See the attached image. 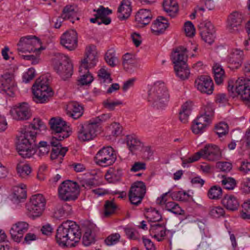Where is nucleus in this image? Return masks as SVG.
Wrapping results in <instances>:
<instances>
[{
  "instance_id": "obj_1",
  "label": "nucleus",
  "mask_w": 250,
  "mask_h": 250,
  "mask_svg": "<svg viewBox=\"0 0 250 250\" xmlns=\"http://www.w3.org/2000/svg\"><path fill=\"white\" fill-rule=\"evenodd\" d=\"M45 125L39 118H35L32 123L21 128V134L17 143V149L23 158H30L35 153L36 135L35 130L45 129Z\"/></svg>"
},
{
  "instance_id": "obj_2",
  "label": "nucleus",
  "mask_w": 250,
  "mask_h": 250,
  "mask_svg": "<svg viewBox=\"0 0 250 250\" xmlns=\"http://www.w3.org/2000/svg\"><path fill=\"white\" fill-rule=\"evenodd\" d=\"M49 124L53 134L50 141L52 147L50 158L54 160L61 156V159H62L65 156L68 149L67 147H62L60 141L70 136L71 129L66 122L60 118H52L49 120Z\"/></svg>"
},
{
  "instance_id": "obj_3",
  "label": "nucleus",
  "mask_w": 250,
  "mask_h": 250,
  "mask_svg": "<svg viewBox=\"0 0 250 250\" xmlns=\"http://www.w3.org/2000/svg\"><path fill=\"white\" fill-rule=\"evenodd\" d=\"M82 236L80 227L75 222L67 220L58 228L56 239L60 246H66L71 242H78Z\"/></svg>"
},
{
  "instance_id": "obj_4",
  "label": "nucleus",
  "mask_w": 250,
  "mask_h": 250,
  "mask_svg": "<svg viewBox=\"0 0 250 250\" xmlns=\"http://www.w3.org/2000/svg\"><path fill=\"white\" fill-rule=\"evenodd\" d=\"M243 71L247 78H238L235 85L233 80L228 82V89L229 91L234 90L240 96L242 100L250 108V61L244 63Z\"/></svg>"
},
{
  "instance_id": "obj_5",
  "label": "nucleus",
  "mask_w": 250,
  "mask_h": 250,
  "mask_svg": "<svg viewBox=\"0 0 250 250\" xmlns=\"http://www.w3.org/2000/svg\"><path fill=\"white\" fill-rule=\"evenodd\" d=\"M187 48L180 46L175 49L171 56L172 61L174 64L176 74L181 80L188 79L190 74L189 69L187 64Z\"/></svg>"
},
{
  "instance_id": "obj_6",
  "label": "nucleus",
  "mask_w": 250,
  "mask_h": 250,
  "mask_svg": "<svg viewBox=\"0 0 250 250\" xmlns=\"http://www.w3.org/2000/svg\"><path fill=\"white\" fill-rule=\"evenodd\" d=\"M33 99L37 103L43 104L49 101L54 92L49 86L48 79L46 76L37 79L32 87Z\"/></svg>"
},
{
  "instance_id": "obj_7",
  "label": "nucleus",
  "mask_w": 250,
  "mask_h": 250,
  "mask_svg": "<svg viewBox=\"0 0 250 250\" xmlns=\"http://www.w3.org/2000/svg\"><path fill=\"white\" fill-rule=\"evenodd\" d=\"M169 98L168 90L162 82H156L148 91V101L152 102L153 105L157 108L166 106Z\"/></svg>"
},
{
  "instance_id": "obj_8",
  "label": "nucleus",
  "mask_w": 250,
  "mask_h": 250,
  "mask_svg": "<svg viewBox=\"0 0 250 250\" xmlns=\"http://www.w3.org/2000/svg\"><path fill=\"white\" fill-rule=\"evenodd\" d=\"M54 69L63 80L70 78L73 73V65L71 60L62 54L59 55L58 59H54Z\"/></svg>"
},
{
  "instance_id": "obj_9",
  "label": "nucleus",
  "mask_w": 250,
  "mask_h": 250,
  "mask_svg": "<svg viewBox=\"0 0 250 250\" xmlns=\"http://www.w3.org/2000/svg\"><path fill=\"white\" fill-rule=\"evenodd\" d=\"M58 191L61 199L65 201H74L79 194V186L76 182L66 180L61 184Z\"/></svg>"
},
{
  "instance_id": "obj_10",
  "label": "nucleus",
  "mask_w": 250,
  "mask_h": 250,
  "mask_svg": "<svg viewBox=\"0 0 250 250\" xmlns=\"http://www.w3.org/2000/svg\"><path fill=\"white\" fill-rule=\"evenodd\" d=\"M99 127V125L96 124V120L94 121L92 119L83 124H81L78 128L79 139L82 141L93 139L97 136Z\"/></svg>"
},
{
  "instance_id": "obj_11",
  "label": "nucleus",
  "mask_w": 250,
  "mask_h": 250,
  "mask_svg": "<svg viewBox=\"0 0 250 250\" xmlns=\"http://www.w3.org/2000/svg\"><path fill=\"white\" fill-rule=\"evenodd\" d=\"M94 160L97 164L106 167L112 165L115 162L116 155L112 147H103L97 153Z\"/></svg>"
},
{
  "instance_id": "obj_12",
  "label": "nucleus",
  "mask_w": 250,
  "mask_h": 250,
  "mask_svg": "<svg viewBox=\"0 0 250 250\" xmlns=\"http://www.w3.org/2000/svg\"><path fill=\"white\" fill-rule=\"evenodd\" d=\"M45 204V199L43 195L41 194H37L31 196L26 207L32 215L39 217L44 210Z\"/></svg>"
},
{
  "instance_id": "obj_13",
  "label": "nucleus",
  "mask_w": 250,
  "mask_h": 250,
  "mask_svg": "<svg viewBox=\"0 0 250 250\" xmlns=\"http://www.w3.org/2000/svg\"><path fill=\"white\" fill-rule=\"evenodd\" d=\"M146 192L145 184L142 181L134 183L129 191L128 197L131 203L135 206L139 205Z\"/></svg>"
},
{
  "instance_id": "obj_14",
  "label": "nucleus",
  "mask_w": 250,
  "mask_h": 250,
  "mask_svg": "<svg viewBox=\"0 0 250 250\" xmlns=\"http://www.w3.org/2000/svg\"><path fill=\"white\" fill-rule=\"evenodd\" d=\"M40 44L39 39L35 36H26L21 38L18 43L17 50L19 52L25 53L26 52H39L40 48L37 46Z\"/></svg>"
},
{
  "instance_id": "obj_15",
  "label": "nucleus",
  "mask_w": 250,
  "mask_h": 250,
  "mask_svg": "<svg viewBox=\"0 0 250 250\" xmlns=\"http://www.w3.org/2000/svg\"><path fill=\"white\" fill-rule=\"evenodd\" d=\"M97 61V52L95 46L89 45L86 48L85 55L83 59L81 61L79 71L86 70L94 67Z\"/></svg>"
},
{
  "instance_id": "obj_16",
  "label": "nucleus",
  "mask_w": 250,
  "mask_h": 250,
  "mask_svg": "<svg viewBox=\"0 0 250 250\" xmlns=\"http://www.w3.org/2000/svg\"><path fill=\"white\" fill-rule=\"evenodd\" d=\"M244 58L243 50L237 48L232 49L227 57L228 67L231 70L239 68L243 63Z\"/></svg>"
},
{
  "instance_id": "obj_17",
  "label": "nucleus",
  "mask_w": 250,
  "mask_h": 250,
  "mask_svg": "<svg viewBox=\"0 0 250 250\" xmlns=\"http://www.w3.org/2000/svg\"><path fill=\"white\" fill-rule=\"evenodd\" d=\"M10 113L13 119L19 121L27 120L31 116L30 107L26 103L19 104L10 110Z\"/></svg>"
},
{
  "instance_id": "obj_18",
  "label": "nucleus",
  "mask_w": 250,
  "mask_h": 250,
  "mask_svg": "<svg viewBox=\"0 0 250 250\" xmlns=\"http://www.w3.org/2000/svg\"><path fill=\"white\" fill-rule=\"evenodd\" d=\"M61 44L69 50L75 49L78 45L77 33L74 30L64 32L61 37Z\"/></svg>"
},
{
  "instance_id": "obj_19",
  "label": "nucleus",
  "mask_w": 250,
  "mask_h": 250,
  "mask_svg": "<svg viewBox=\"0 0 250 250\" xmlns=\"http://www.w3.org/2000/svg\"><path fill=\"white\" fill-rule=\"evenodd\" d=\"M214 117V110L211 104H207L203 107L199 116L194 120L203 124L204 126H208L212 122Z\"/></svg>"
},
{
  "instance_id": "obj_20",
  "label": "nucleus",
  "mask_w": 250,
  "mask_h": 250,
  "mask_svg": "<svg viewBox=\"0 0 250 250\" xmlns=\"http://www.w3.org/2000/svg\"><path fill=\"white\" fill-rule=\"evenodd\" d=\"M199 152L201 157L210 161L219 160L222 157V153L220 148L215 145H206Z\"/></svg>"
},
{
  "instance_id": "obj_21",
  "label": "nucleus",
  "mask_w": 250,
  "mask_h": 250,
  "mask_svg": "<svg viewBox=\"0 0 250 250\" xmlns=\"http://www.w3.org/2000/svg\"><path fill=\"white\" fill-rule=\"evenodd\" d=\"M243 19L242 15L238 12L235 11L230 14L228 17L226 26L228 32L231 33L238 32Z\"/></svg>"
},
{
  "instance_id": "obj_22",
  "label": "nucleus",
  "mask_w": 250,
  "mask_h": 250,
  "mask_svg": "<svg viewBox=\"0 0 250 250\" xmlns=\"http://www.w3.org/2000/svg\"><path fill=\"white\" fill-rule=\"evenodd\" d=\"M195 86L202 93L211 94L213 91V83L208 76H201L195 82Z\"/></svg>"
},
{
  "instance_id": "obj_23",
  "label": "nucleus",
  "mask_w": 250,
  "mask_h": 250,
  "mask_svg": "<svg viewBox=\"0 0 250 250\" xmlns=\"http://www.w3.org/2000/svg\"><path fill=\"white\" fill-rule=\"evenodd\" d=\"M28 224L24 221L18 222L13 225L10 230L11 237L15 241L19 242L23 237V234L27 231Z\"/></svg>"
},
{
  "instance_id": "obj_24",
  "label": "nucleus",
  "mask_w": 250,
  "mask_h": 250,
  "mask_svg": "<svg viewBox=\"0 0 250 250\" xmlns=\"http://www.w3.org/2000/svg\"><path fill=\"white\" fill-rule=\"evenodd\" d=\"M153 18L151 12L147 9L139 10L135 15V21L140 27H144L148 24Z\"/></svg>"
},
{
  "instance_id": "obj_25",
  "label": "nucleus",
  "mask_w": 250,
  "mask_h": 250,
  "mask_svg": "<svg viewBox=\"0 0 250 250\" xmlns=\"http://www.w3.org/2000/svg\"><path fill=\"white\" fill-rule=\"evenodd\" d=\"M169 25L168 20L163 16H158L151 26V30L155 35L163 33Z\"/></svg>"
},
{
  "instance_id": "obj_26",
  "label": "nucleus",
  "mask_w": 250,
  "mask_h": 250,
  "mask_svg": "<svg viewBox=\"0 0 250 250\" xmlns=\"http://www.w3.org/2000/svg\"><path fill=\"white\" fill-rule=\"evenodd\" d=\"M151 236L158 241H162L166 235V228L165 223L151 224L149 229Z\"/></svg>"
},
{
  "instance_id": "obj_27",
  "label": "nucleus",
  "mask_w": 250,
  "mask_h": 250,
  "mask_svg": "<svg viewBox=\"0 0 250 250\" xmlns=\"http://www.w3.org/2000/svg\"><path fill=\"white\" fill-rule=\"evenodd\" d=\"M222 204L228 210L234 211L237 210L239 207L238 199L232 194H227L222 200Z\"/></svg>"
},
{
  "instance_id": "obj_28",
  "label": "nucleus",
  "mask_w": 250,
  "mask_h": 250,
  "mask_svg": "<svg viewBox=\"0 0 250 250\" xmlns=\"http://www.w3.org/2000/svg\"><path fill=\"white\" fill-rule=\"evenodd\" d=\"M94 12H96V15L100 22L98 25L102 23L108 25L111 23V20L108 16L112 13V10L108 8H105L103 6H100L98 9H94Z\"/></svg>"
},
{
  "instance_id": "obj_29",
  "label": "nucleus",
  "mask_w": 250,
  "mask_h": 250,
  "mask_svg": "<svg viewBox=\"0 0 250 250\" xmlns=\"http://www.w3.org/2000/svg\"><path fill=\"white\" fill-rule=\"evenodd\" d=\"M83 106L77 102H71L69 104L67 114L73 118L74 119H77L81 117L83 114Z\"/></svg>"
},
{
  "instance_id": "obj_30",
  "label": "nucleus",
  "mask_w": 250,
  "mask_h": 250,
  "mask_svg": "<svg viewBox=\"0 0 250 250\" xmlns=\"http://www.w3.org/2000/svg\"><path fill=\"white\" fill-rule=\"evenodd\" d=\"M131 11V2L128 0H123L118 9L119 19L121 20L127 19Z\"/></svg>"
},
{
  "instance_id": "obj_31",
  "label": "nucleus",
  "mask_w": 250,
  "mask_h": 250,
  "mask_svg": "<svg viewBox=\"0 0 250 250\" xmlns=\"http://www.w3.org/2000/svg\"><path fill=\"white\" fill-rule=\"evenodd\" d=\"M192 103L191 102H186L181 106L179 112V120L183 124L188 122L189 115L192 110Z\"/></svg>"
},
{
  "instance_id": "obj_32",
  "label": "nucleus",
  "mask_w": 250,
  "mask_h": 250,
  "mask_svg": "<svg viewBox=\"0 0 250 250\" xmlns=\"http://www.w3.org/2000/svg\"><path fill=\"white\" fill-rule=\"evenodd\" d=\"M164 10L171 17H174L179 10L178 5L175 0H164L163 2Z\"/></svg>"
},
{
  "instance_id": "obj_33",
  "label": "nucleus",
  "mask_w": 250,
  "mask_h": 250,
  "mask_svg": "<svg viewBox=\"0 0 250 250\" xmlns=\"http://www.w3.org/2000/svg\"><path fill=\"white\" fill-rule=\"evenodd\" d=\"M123 175L122 170L120 168H109L105 175V179L110 183H114L120 180Z\"/></svg>"
},
{
  "instance_id": "obj_34",
  "label": "nucleus",
  "mask_w": 250,
  "mask_h": 250,
  "mask_svg": "<svg viewBox=\"0 0 250 250\" xmlns=\"http://www.w3.org/2000/svg\"><path fill=\"white\" fill-rule=\"evenodd\" d=\"M61 16L64 20H68L72 23H74L75 20H79V18L76 17V13L73 6L66 5L63 9Z\"/></svg>"
},
{
  "instance_id": "obj_35",
  "label": "nucleus",
  "mask_w": 250,
  "mask_h": 250,
  "mask_svg": "<svg viewBox=\"0 0 250 250\" xmlns=\"http://www.w3.org/2000/svg\"><path fill=\"white\" fill-rule=\"evenodd\" d=\"M212 70L215 83L217 84H221L226 77L224 69L219 64L216 63L213 65Z\"/></svg>"
},
{
  "instance_id": "obj_36",
  "label": "nucleus",
  "mask_w": 250,
  "mask_h": 250,
  "mask_svg": "<svg viewBox=\"0 0 250 250\" xmlns=\"http://www.w3.org/2000/svg\"><path fill=\"white\" fill-rule=\"evenodd\" d=\"M126 144L127 145L132 152L140 149L143 147V144L139 140L135 137L128 135L126 137Z\"/></svg>"
},
{
  "instance_id": "obj_37",
  "label": "nucleus",
  "mask_w": 250,
  "mask_h": 250,
  "mask_svg": "<svg viewBox=\"0 0 250 250\" xmlns=\"http://www.w3.org/2000/svg\"><path fill=\"white\" fill-rule=\"evenodd\" d=\"M145 216L148 222L152 223L159 222L162 218L159 212L153 208L146 209Z\"/></svg>"
},
{
  "instance_id": "obj_38",
  "label": "nucleus",
  "mask_w": 250,
  "mask_h": 250,
  "mask_svg": "<svg viewBox=\"0 0 250 250\" xmlns=\"http://www.w3.org/2000/svg\"><path fill=\"white\" fill-rule=\"evenodd\" d=\"M26 186L21 185L20 186H16L13 188V196L14 200L21 202V200L26 198Z\"/></svg>"
},
{
  "instance_id": "obj_39",
  "label": "nucleus",
  "mask_w": 250,
  "mask_h": 250,
  "mask_svg": "<svg viewBox=\"0 0 250 250\" xmlns=\"http://www.w3.org/2000/svg\"><path fill=\"white\" fill-rule=\"evenodd\" d=\"M104 59L106 63L112 67H114L118 62V59L116 56V52L114 49L111 48L107 50L104 56Z\"/></svg>"
},
{
  "instance_id": "obj_40",
  "label": "nucleus",
  "mask_w": 250,
  "mask_h": 250,
  "mask_svg": "<svg viewBox=\"0 0 250 250\" xmlns=\"http://www.w3.org/2000/svg\"><path fill=\"white\" fill-rule=\"evenodd\" d=\"M17 170L19 176L22 178H26L31 172V168L27 164H18Z\"/></svg>"
},
{
  "instance_id": "obj_41",
  "label": "nucleus",
  "mask_w": 250,
  "mask_h": 250,
  "mask_svg": "<svg viewBox=\"0 0 250 250\" xmlns=\"http://www.w3.org/2000/svg\"><path fill=\"white\" fill-rule=\"evenodd\" d=\"M222 194V190L219 186H213L210 188L208 192V196L210 199L217 200L220 198Z\"/></svg>"
},
{
  "instance_id": "obj_42",
  "label": "nucleus",
  "mask_w": 250,
  "mask_h": 250,
  "mask_svg": "<svg viewBox=\"0 0 250 250\" xmlns=\"http://www.w3.org/2000/svg\"><path fill=\"white\" fill-rule=\"evenodd\" d=\"M81 78L79 80V82L82 85H87L91 83L93 80V77L89 72V69L82 70L79 71Z\"/></svg>"
},
{
  "instance_id": "obj_43",
  "label": "nucleus",
  "mask_w": 250,
  "mask_h": 250,
  "mask_svg": "<svg viewBox=\"0 0 250 250\" xmlns=\"http://www.w3.org/2000/svg\"><path fill=\"white\" fill-rule=\"evenodd\" d=\"M98 76L101 83H109L112 82L110 74L107 71L105 68H102L99 70Z\"/></svg>"
},
{
  "instance_id": "obj_44",
  "label": "nucleus",
  "mask_w": 250,
  "mask_h": 250,
  "mask_svg": "<svg viewBox=\"0 0 250 250\" xmlns=\"http://www.w3.org/2000/svg\"><path fill=\"white\" fill-rule=\"evenodd\" d=\"M37 148L39 149L38 155L40 157H42L48 154L50 150V146L47 145L46 142L41 141L39 143L38 146L36 145V151H37Z\"/></svg>"
},
{
  "instance_id": "obj_45",
  "label": "nucleus",
  "mask_w": 250,
  "mask_h": 250,
  "mask_svg": "<svg viewBox=\"0 0 250 250\" xmlns=\"http://www.w3.org/2000/svg\"><path fill=\"white\" fill-rule=\"evenodd\" d=\"M170 196L173 200L184 202L188 201L189 198V195L186 192L182 191L172 192Z\"/></svg>"
},
{
  "instance_id": "obj_46",
  "label": "nucleus",
  "mask_w": 250,
  "mask_h": 250,
  "mask_svg": "<svg viewBox=\"0 0 250 250\" xmlns=\"http://www.w3.org/2000/svg\"><path fill=\"white\" fill-rule=\"evenodd\" d=\"M166 209L175 214H181L183 211L178 204L174 202H168L166 203Z\"/></svg>"
},
{
  "instance_id": "obj_47",
  "label": "nucleus",
  "mask_w": 250,
  "mask_h": 250,
  "mask_svg": "<svg viewBox=\"0 0 250 250\" xmlns=\"http://www.w3.org/2000/svg\"><path fill=\"white\" fill-rule=\"evenodd\" d=\"M117 206L113 201H106L104 204V216L108 217L114 212Z\"/></svg>"
},
{
  "instance_id": "obj_48",
  "label": "nucleus",
  "mask_w": 250,
  "mask_h": 250,
  "mask_svg": "<svg viewBox=\"0 0 250 250\" xmlns=\"http://www.w3.org/2000/svg\"><path fill=\"white\" fill-rule=\"evenodd\" d=\"M242 208L241 217L244 219H250V199L243 203Z\"/></svg>"
},
{
  "instance_id": "obj_49",
  "label": "nucleus",
  "mask_w": 250,
  "mask_h": 250,
  "mask_svg": "<svg viewBox=\"0 0 250 250\" xmlns=\"http://www.w3.org/2000/svg\"><path fill=\"white\" fill-rule=\"evenodd\" d=\"M228 130V125L225 123H220L217 125L215 127V132L219 137L227 134Z\"/></svg>"
},
{
  "instance_id": "obj_50",
  "label": "nucleus",
  "mask_w": 250,
  "mask_h": 250,
  "mask_svg": "<svg viewBox=\"0 0 250 250\" xmlns=\"http://www.w3.org/2000/svg\"><path fill=\"white\" fill-rule=\"evenodd\" d=\"M199 28L200 32L202 31H207L208 33H215V30L213 24L210 21H205L199 25Z\"/></svg>"
},
{
  "instance_id": "obj_51",
  "label": "nucleus",
  "mask_w": 250,
  "mask_h": 250,
  "mask_svg": "<svg viewBox=\"0 0 250 250\" xmlns=\"http://www.w3.org/2000/svg\"><path fill=\"white\" fill-rule=\"evenodd\" d=\"M222 184L229 190H232L236 186V180L231 177H225L222 180Z\"/></svg>"
},
{
  "instance_id": "obj_52",
  "label": "nucleus",
  "mask_w": 250,
  "mask_h": 250,
  "mask_svg": "<svg viewBox=\"0 0 250 250\" xmlns=\"http://www.w3.org/2000/svg\"><path fill=\"white\" fill-rule=\"evenodd\" d=\"M201 157V154L199 151L195 153L193 156L187 158L184 157H181V159L182 161V166L183 167H185L188 164L196 162L198 161Z\"/></svg>"
},
{
  "instance_id": "obj_53",
  "label": "nucleus",
  "mask_w": 250,
  "mask_h": 250,
  "mask_svg": "<svg viewBox=\"0 0 250 250\" xmlns=\"http://www.w3.org/2000/svg\"><path fill=\"white\" fill-rule=\"evenodd\" d=\"M120 237V235L118 233L111 234L104 240L105 244L109 246L114 245L119 241Z\"/></svg>"
},
{
  "instance_id": "obj_54",
  "label": "nucleus",
  "mask_w": 250,
  "mask_h": 250,
  "mask_svg": "<svg viewBox=\"0 0 250 250\" xmlns=\"http://www.w3.org/2000/svg\"><path fill=\"white\" fill-rule=\"evenodd\" d=\"M207 127L204 125L200 124V123L193 121L191 125V129L193 133L195 134H201L205 131Z\"/></svg>"
},
{
  "instance_id": "obj_55",
  "label": "nucleus",
  "mask_w": 250,
  "mask_h": 250,
  "mask_svg": "<svg viewBox=\"0 0 250 250\" xmlns=\"http://www.w3.org/2000/svg\"><path fill=\"white\" fill-rule=\"evenodd\" d=\"M200 35L203 40L209 44H212L214 41L215 33H208L205 31L200 32Z\"/></svg>"
},
{
  "instance_id": "obj_56",
  "label": "nucleus",
  "mask_w": 250,
  "mask_h": 250,
  "mask_svg": "<svg viewBox=\"0 0 250 250\" xmlns=\"http://www.w3.org/2000/svg\"><path fill=\"white\" fill-rule=\"evenodd\" d=\"M109 129L111 131V135L114 137L119 136L122 131L121 126L117 123L112 124L109 127Z\"/></svg>"
},
{
  "instance_id": "obj_57",
  "label": "nucleus",
  "mask_w": 250,
  "mask_h": 250,
  "mask_svg": "<svg viewBox=\"0 0 250 250\" xmlns=\"http://www.w3.org/2000/svg\"><path fill=\"white\" fill-rule=\"evenodd\" d=\"M122 104V102L119 101L111 102L109 99H107L103 102L104 107L110 111L113 110L115 106L120 105Z\"/></svg>"
},
{
  "instance_id": "obj_58",
  "label": "nucleus",
  "mask_w": 250,
  "mask_h": 250,
  "mask_svg": "<svg viewBox=\"0 0 250 250\" xmlns=\"http://www.w3.org/2000/svg\"><path fill=\"white\" fill-rule=\"evenodd\" d=\"M210 214L213 217L219 218L224 215L225 210L221 207H215L210 210Z\"/></svg>"
},
{
  "instance_id": "obj_59",
  "label": "nucleus",
  "mask_w": 250,
  "mask_h": 250,
  "mask_svg": "<svg viewBox=\"0 0 250 250\" xmlns=\"http://www.w3.org/2000/svg\"><path fill=\"white\" fill-rule=\"evenodd\" d=\"M184 29L187 36L191 37L194 35L195 28L192 23L190 21L185 22Z\"/></svg>"
},
{
  "instance_id": "obj_60",
  "label": "nucleus",
  "mask_w": 250,
  "mask_h": 250,
  "mask_svg": "<svg viewBox=\"0 0 250 250\" xmlns=\"http://www.w3.org/2000/svg\"><path fill=\"white\" fill-rule=\"evenodd\" d=\"M93 236L91 235V231L87 230L85 232L83 237V243L85 246H88L93 242Z\"/></svg>"
},
{
  "instance_id": "obj_61",
  "label": "nucleus",
  "mask_w": 250,
  "mask_h": 250,
  "mask_svg": "<svg viewBox=\"0 0 250 250\" xmlns=\"http://www.w3.org/2000/svg\"><path fill=\"white\" fill-rule=\"evenodd\" d=\"M124 69L127 72L132 73L134 71V68L136 65V61L132 60L131 61L123 62H122Z\"/></svg>"
},
{
  "instance_id": "obj_62",
  "label": "nucleus",
  "mask_w": 250,
  "mask_h": 250,
  "mask_svg": "<svg viewBox=\"0 0 250 250\" xmlns=\"http://www.w3.org/2000/svg\"><path fill=\"white\" fill-rule=\"evenodd\" d=\"M239 162L240 163V166L238 169L240 171L247 173L250 171V163L247 160H240Z\"/></svg>"
},
{
  "instance_id": "obj_63",
  "label": "nucleus",
  "mask_w": 250,
  "mask_h": 250,
  "mask_svg": "<svg viewBox=\"0 0 250 250\" xmlns=\"http://www.w3.org/2000/svg\"><path fill=\"white\" fill-rule=\"evenodd\" d=\"M217 167L222 171L228 172L231 169L232 165L227 162H220L217 163Z\"/></svg>"
},
{
  "instance_id": "obj_64",
  "label": "nucleus",
  "mask_w": 250,
  "mask_h": 250,
  "mask_svg": "<svg viewBox=\"0 0 250 250\" xmlns=\"http://www.w3.org/2000/svg\"><path fill=\"white\" fill-rule=\"evenodd\" d=\"M35 70L33 68H29L23 75V81L26 83L29 82L35 77Z\"/></svg>"
}]
</instances>
